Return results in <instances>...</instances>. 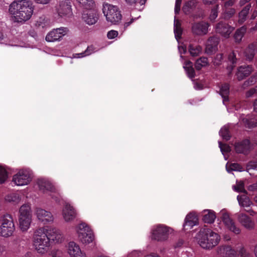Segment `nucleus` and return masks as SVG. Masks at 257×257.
Masks as SVG:
<instances>
[{
	"mask_svg": "<svg viewBox=\"0 0 257 257\" xmlns=\"http://www.w3.org/2000/svg\"><path fill=\"white\" fill-rule=\"evenodd\" d=\"M222 59V54H218L216 56L215 58H214L213 60V63L216 65H219L221 64Z\"/></svg>",
	"mask_w": 257,
	"mask_h": 257,
	"instance_id": "obj_57",
	"label": "nucleus"
},
{
	"mask_svg": "<svg viewBox=\"0 0 257 257\" xmlns=\"http://www.w3.org/2000/svg\"><path fill=\"white\" fill-rule=\"evenodd\" d=\"M33 11L32 3L28 0L15 1L11 4L9 9L11 20L22 24L31 18Z\"/></svg>",
	"mask_w": 257,
	"mask_h": 257,
	"instance_id": "obj_1",
	"label": "nucleus"
},
{
	"mask_svg": "<svg viewBox=\"0 0 257 257\" xmlns=\"http://www.w3.org/2000/svg\"><path fill=\"white\" fill-rule=\"evenodd\" d=\"M34 241H59L64 239L61 232L55 228L48 226L37 229L34 232Z\"/></svg>",
	"mask_w": 257,
	"mask_h": 257,
	"instance_id": "obj_2",
	"label": "nucleus"
},
{
	"mask_svg": "<svg viewBox=\"0 0 257 257\" xmlns=\"http://www.w3.org/2000/svg\"><path fill=\"white\" fill-rule=\"evenodd\" d=\"M118 35V33L115 30H110L107 32V37L108 39H112L117 37Z\"/></svg>",
	"mask_w": 257,
	"mask_h": 257,
	"instance_id": "obj_54",
	"label": "nucleus"
},
{
	"mask_svg": "<svg viewBox=\"0 0 257 257\" xmlns=\"http://www.w3.org/2000/svg\"><path fill=\"white\" fill-rule=\"evenodd\" d=\"M40 190L44 193L50 195L52 198L56 199L59 194L58 189L49 181L46 179H40L37 182Z\"/></svg>",
	"mask_w": 257,
	"mask_h": 257,
	"instance_id": "obj_8",
	"label": "nucleus"
},
{
	"mask_svg": "<svg viewBox=\"0 0 257 257\" xmlns=\"http://www.w3.org/2000/svg\"><path fill=\"white\" fill-rule=\"evenodd\" d=\"M198 224V215L195 212H191L188 213L186 216L183 224V229L184 230L188 229H191L193 226Z\"/></svg>",
	"mask_w": 257,
	"mask_h": 257,
	"instance_id": "obj_14",
	"label": "nucleus"
},
{
	"mask_svg": "<svg viewBox=\"0 0 257 257\" xmlns=\"http://www.w3.org/2000/svg\"><path fill=\"white\" fill-rule=\"evenodd\" d=\"M58 15L61 17H70L72 15V9L70 2L69 0H63L57 8Z\"/></svg>",
	"mask_w": 257,
	"mask_h": 257,
	"instance_id": "obj_15",
	"label": "nucleus"
},
{
	"mask_svg": "<svg viewBox=\"0 0 257 257\" xmlns=\"http://www.w3.org/2000/svg\"><path fill=\"white\" fill-rule=\"evenodd\" d=\"M251 8V5H246L239 13L238 15V23H243L246 19L247 16Z\"/></svg>",
	"mask_w": 257,
	"mask_h": 257,
	"instance_id": "obj_33",
	"label": "nucleus"
},
{
	"mask_svg": "<svg viewBox=\"0 0 257 257\" xmlns=\"http://www.w3.org/2000/svg\"><path fill=\"white\" fill-rule=\"evenodd\" d=\"M8 177V173L5 168L0 165V183H4L7 180Z\"/></svg>",
	"mask_w": 257,
	"mask_h": 257,
	"instance_id": "obj_46",
	"label": "nucleus"
},
{
	"mask_svg": "<svg viewBox=\"0 0 257 257\" xmlns=\"http://www.w3.org/2000/svg\"><path fill=\"white\" fill-rule=\"evenodd\" d=\"M217 252L223 257H238L236 251L229 246H220L217 248Z\"/></svg>",
	"mask_w": 257,
	"mask_h": 257,
	"instance_id": "obj_20",
	"label": "nucleus"
},
{
	"mask_svg": "<svg viewBox=\"0 0 257 257\" xmlns=\"http://www.w3.org/2000/svg\"><path fill=\"white\" fill-rule=\"evenodd\" d=\"M201 215L203 221L208 224L213 223L216 218L215 212L210 209H204L201 212Z\"/></svg>",
	"mask_w": 257,
	"mask_h": 257,
	"instance_id": "obj_21",
	"label": "nucleus"
},
{
	"mask_svg": "<svg viewBox=\"0 0 257 257\" xmlns=\"http://www.w3.org/2000/svg\"><path fill=\"white\" fill-rule=\"evenodd\" d=\"M257 82V73L253 76L250 77L247 80L245 81L243 85V89L246 88L247 87L252 85Z\"/></svg>",
	"mask_w": 257,
	"mask_h": 257,
	"instance_id": "obj_43",
	"label": "nucleus"
},
{
	"mask_svg": "<svg viewBox=\"0 0 257 257\" xmlns=\"http://www.w3.org/2000/svg\"><path fill=\"white\" fill-rule=\"evenodd\" d=\"M78 238L81 241H93L95 235L91 227L86 223L82 222L76 227Z\"/></svg>",
	"mask_w": 257,
	"mask_h": 257,
	"instance_id": "obj_6",
	"label": "nucleus"
},
{
	"mask_svg": "<svg viewBox=\"0 0 257 257\" xmlns=\"http://www.w3.org/2000/svg\"><path fill=\"white\" fill-rule=\"evenodd\" d=\"M52 257H61L62 252L59 250H53L51 252Z\"/></svg>",
	"mask_w": 257,
	"mask_h": 257,
	"instance_id": "obj_62",
	"label": "nucleus"
},
{
	"mask_svg": "<svg viewBox=\"0 0 257 257\" xmlns=\"http://www.w3.org/2000/svg\"><path fill=\"white\" fill-rule=\"evenodd\" d=\"M208 23L201 22L194 23L192 27V31L196 35H203L207 34L208 28Z\"/></svg>",
	"mask_w": 257,
	"mask_h": 257,
	"instance_id": "obj_17",
	"label": "nucleus"
},
{
	"mask_svg": "<svg viewBox=\"0 0 257 257\" xmlns=\"http://www.w3.org/2000/svg\"><path fill=\"white\" fill-rule=\"evenodd\" d=\"M196 6V3L194 1H191L185 3L183 7V11L186 14H189L191 10L194 9Z\"/></svg>",
	"mask_w": 257,
	"mask_h": 257,
	"instance_id": "obj_40",
	"label": "nucleus"
},
{
	"mask_svg": "<svg viewBox=\"0 0 257 257\" xmlns=\"http://www.w3.org/2000/svg\"><path fill=\"white\" fill-rule=\"evenodd\" d=\"M247 189L249 191H257V182L254 184L248 186Z\"/></svg>",
	"mask_w": 257,
	"mask_h": 257,
	"instance_id": "obj_64",
	"label": "nucleus"
},
{
	"mask_svg": "<svg viewBox=\"0 0 257 257\" xmlns=\"http://www.w3.org/2000/svg\"><path fill=\"white\" fill-rule=\"evenodd\" d=\"M233 189L237 192H242L247 194L244 188V183L242 181H237L235 185L232 186Z\"/></svg>",
	"mask_w": 257,
	"mask_h": 257,
	"instance_id": "obj_39",
	"label": "nucleus"
},
{
	"mask_svg": "<svg viewBox=\"0 0 257 257\" xmlns=\"http://www.w3.org/2000/svg\"><path fill=\"white\" fill-rule=\"evenodd\" d=\"M218 6H216L215 8L211 10V14L210 15L209 19L210 21H213L218 16Z\"/></svg>",
	"mask_w": 257,
	"mask_h": 257,
	"instance_id": "obj_52",
	"label": "nucleus"
},
{
	"mask_svg": "<svg viewBox=\"0 0 257 257\" xmlns=\"http://www.w3.org/2000/svg\"><path fill=\"white\" fill-rule=\"evenodd\" d=\"M183 68H184L188 76L192 79L195 76V71L193 68L192 63L190 61H186L183 64Z\"/></svg>",
	"mask_w": 257,
	"mask_h": 257,
	"instance_id": "obj_34",
	"label": "nucleus"
},
{
	"mask_svg": "<svg viewBox=\"0 0 257 257\" xmlns=\"http://www.w3.org/2000/svg\"><path fill=\"white\" fill-rule=\"evenodd\" d=\"M238 222L245 228L248 229H253L254 227V222L246 214L239 213L237 215Z\"/></svg>",
	"mask_w": 257,
	"mask_h": 257,
	"instance_id": "obj_18",
	"label": "nucleus"
},
{
	"mask_svg": "<svg viewBox=\"0 0 257 257\" xmlns=\"http://www.w3.org/2000/svg\"><path fill=\"white\" fill-rule=\"evenodd\" d=\"M238 252L241 257H249V253L246 251L243 247H241Z\"/></svg>",
	"mask_w": 257,
	"mask_h": 257,
	"instance_id": "obj_56",
	"label": "nucleus"
},
{
	"mask_svg": "<svg viewBox=\"0 0 257 257\" xmlns=\"http://www.w3.org/2000/svg\"><path fill=\"white\" fill-rule=\"evenodd\" d=\"M34 214L37 219L43 224L51 223L54 220L52 213L41 207H36L35 209Z\"/></svg>",
	"mask_w": 257,
	"mask_h": 257,
	"instance_id": "obj_10",
	"label": "nucleus"
},
{
	"mask_svg": "<svg viewBox=\"0 0 257 257\" xmlns=\"http://www.w3.org/2000/svg\"><path fill=\"white\" fill-rule=\"evenodd\" d=\"M67 252L70 257H87L85 253L81 251L79 246L75 242H69Z\"/></svg>",
	"mask_w": 257,
	"mask_h": 257,
	"instance_id": "obj_16",
	"label": "nucleus"
},
{
	"mask_svg": "<svg viewBox=\"0 0 257 257\" xmlns=\"http://www.w3.org/2000/svg\"><path fill=\"white\" fill-rule=\"evenodd\" d=\"M200 246L205 249H211L217 245L218 242H199Z\"/></svg>",
	"mask_w": 257,
	"mask_h": 257,
	"instance_id": "obj_45",
	"label": "nucleus"
},
{
	"mask_svg": "<svg viewBox=\"0 0 257 257\" xmlns=\"http://www.w3.org/2000/svg\"><path fill=\"white\" fill-rule=\"evenodd\" d=\"M62 215L65 221L70 222L75 218L77 212L73 206L68 203H66L62 210Z\"/></svg>",
	"mask_w": 257,
	"mask_h": 257,
	"instance_id": "obj_12",
	"label": "nucleus"
},
{
	"mask_svg": "<svg viewBox=\"0 0 257 257\" xmlns=\"http://www.w3.org/2000/svg\"><path fill=\"white\" fill-rule=\"evenodd\" d=\"M257 47L256 44H252L248 46L244 52L246 59L248 60H251L253 58L255 48Z\"/></svg>",
	"mask_w": 257,
	"mask_h": 257,
	"instance_id": "obj_36",
	"label": "nucleus"
},
{
	"mask_svg": "<svg viewBox=\"0 0 257 257\" xmlns=\"http://www.w3.org/2000/svg\"><path fill=\"white\" fill-rule=\"evenodd\" d=\"M67 32V30L66 28L54 29L47 35L46 40L50 42L60 41Z\"/></svg>",
	"mask_w": 257,
	"mask_h": 257,
	"instance_id": "obj_13",
	"label": "nucleus"
},
{
	"mask_svg": "<svg viewBox=\"0 0 257 257\" xmlns=\"http://www.w3.org/2000/svg\"><path fill=\"white\" fill-rule=\"evenodd\" d=\"M21 198L20 195L16 193H11L7 194L5 200L6 202L18 204L21 201Z\"/></svg>",
	"mask_w": 257,
	"mask_h": 257,
	"instance_id": "obj_31",
	"label": "nucleus"
},
{
	"mask_svg": "<svg viewBox=\"0 0 257 257\" xmlns=\"http://www.w3.org/2000/svg\"><path fill=\"white\" fill-rule=\"evenodd\" d=\"M219 147L220 149V151L222 152V154L223 155L225 159L227 160V158L225 157V153H227L230 151L231 149L230 147L226 144H222L220 142H218Z\"/></svg>",
	"mask_w": 257,
	"mask_h": 257,
	"instance_id": "obj_49",
	"label": "nucleus"
},
{
	"mask_svg": "<svg viewBox=\"0 0 257 257\" xmlns=\"http://www.w3.org/2000/svg\"><path fill=\"white\" fill-rule=\"evenodd\" d=\"M246 126L248 128H252L257 126V118H253L250 119L246 118L245 119Z\"/></svg>",
	"mask_w": 257,
	"mask_h": 257,
	"instance_id": "obj_50",
	"label": "nucleus"
},
{
	"mask_svg": "<svg viewBox=\"0 0 257 257\" xmlns=\"http://www.w3.org/2000/svg\"><path fill=\"white\" fill-rule=\"evenodd\" d=\"M182 0H176L175 13L178 14L180 11Z\"/></svg>",
	"mask_w": 257,
	"mask_h": 257,
	"instance_id": "obj_60",
	"label": "nucleus"
},
{
	"mask_svg": "<svg viewBox=\"0 0 257 257\" xmlns=\"http://www.w3.org/2000/svg\"><path fill=\"white\" fill-rule=\"evenodd\" d=\"M235 56L234 53H231L228 56V61L231 63L230 66L227 67V69L230 73L234 67V64L236 63Z\"/></svg>",
	"mask_w": 257,
	"mask_h": 257,
	"instance_id": "obj_48",
	"label": "nucleus"
},
{
	"mask_svg": "<svg viewBox=\"0 0 257 257\" xmlns=\"http://www.w3.org/2000/svg\"><path fill=\"white\" fill-rule=\"evenodd\" d=\"M219 135L223 139L226 141L228 140L230 136L228 130V127L226 125L222 127L219 132Z\"/></svg>",
	"mask_w": 257,
	"mask_h": 257,
	"instance_id": "obj_47",
	"label": "nucleus"
},
{
	"mask_svg": "<svg viewBox=\"0 0 257 257\" xmlns=\"http://www.w3.org/2000/svg\"><path fill=\"white\" fill-rule=\"evenodd\" d=\"M18 219L20 229L22 231H27L31 226L32 217H18Z\"/></svg>",
	"mask_w": 257,
	"mask_h": 257,
	"instance_id": "obj_28",
	"label": "nucleus"
},
{
	"mask_svg": "<svg viewBox=\"0 0 257 257\" xmlns=\"http://www.w3.org/2000/svg\"><path fill=\"white\" fill-rule=\"evenodd\" d=\"M32 180V172L28 169L20 170L15 174L12 182L17 186H23L28 185Z\"/></svg>",
	"mask_w": 257,
	"mask_h": 257,
	"instance_id": "obj_7",
	"label": "nucleus"
},
{
	"mask_svg": "<svg viewBox=\"0 0 257 257\" xmlns=\"http://www.w3.org/2000/svg\"><path fill=\"white\" fill-rule=\"evenodd\" d=\"M235 1L234 0H229L227 2H225L224 6V9H226L228 8L229 7L233 6Z\"/></svg>",
	"mask_w": 257,
	"mask_h": 257,
	"instance_id": "obj_63",
	"label": "nucleus"
},
{
	"mask_svg": "<svg viewBox=\"0 0 257 257\" xmlns=\"http://www.w3.org/2000/svg\"><path fill=\"white\" fill-rule=\"evenodd\" d=\"M216 31L225 38H228L234 28L224 23L220 22L215 27Z\"/></svg>",
	"mask_w": 257,
	"mask_h": 257,
	"instance_id": "obj_19",
	"label": "nucleus"
},
{
	"mask_svg": "<svg viewBox=\"0 0 257 257\" xmlns=\"http://www.w3.org/2000/svg\"><path fill=\"white\" fill-rule=\"evenodd\" d=\"M0 43L2 44H5L6 45L14 46L13 44L8 42L7 38L3 37V35L2 32H0Z\"/></svg>",
	"mask_w": 257,
	"mask_h": 257,
	"instance_id": "obj_58",
	"label": "nucleus"
},
{
	"mask_svg": "<svg viewBox=\"0 0 257 257\" xmlns=\"http://www.w3.org/2000/svg\"><path fill=\"white\" fill-rule=\"evenodd\" d=\"M195 238L202 241H219V235L210 229L204 226L200 229Z\"/></svg>",
	"mask_w": 257,
	"mask_h": 257,
	"instance_id": "obj_9",
	"label": "nucleus"
},
{
	"mask_svg": "<svg viewBox=\"0 0 257 257\" xmlns=\"http://www.w3.org/2000/svg\"><path fill=\"white\" fill-rule=\"evenodd\" d=\"M95 51L96 50H95L94 47L90 46L87 47V49L85 52L73 55V57L75 58H82L83 57L89 55Z\"/></svg>",
	"mask_w": 257,
	"mask_h": 257,
	"instance_id": "obj_38",
	"label": "nucleus"
},
{
	"mask_svg": "<svg viewBox=\"0 0 257 257\" xmlns=\"http://www.w3.org/2000/svg\"><path fill=\"white\" fill-rule=\"evenodd\" d=\"M33 245L38 253L43 254L50 249L51 244L50 242H34Z\"/></svg>",
	"mask_w": 257,
	"mask_h": 257,
	"instance_id": "obj_26",
	"label": "nucleus"
},
{
	"mask_svg": "<svg viewBox=\"0 0 257 257\" xmlns=\"http://www.w3.org/2000/svg\"><path fill=\"white\" fill-rule=\"evenodd\" d=\"M18 217H32L31 204L25 203L20 207Z\"/></svg>",
	"mask_w": 257,
	"mask_h": 257,
	"instance_id": "obj_24",
	"label": "nucleus"
},
{
	"mask_svg": "<svg viewBox=\"0 0 257 257\" xmlns=\"http://www.w3.org/2000/svg\"><path fill=\"white\" fill-rule=\"evenodd\" d=\"M219 42L218 39L216 37L209 38L206 45L205 52L208 54H211L217 50V45Z\"/></svg>",
	"mask_w": 257,
	"mask_h": 257,
	"instance_id": "obj_22",
	"label": "nucleus"
},
{
	"mask_svg": "<svg viewBox=\"0 0 257 257\" xmlns=\"http://www.w3.org/2000/svg\"><path fill=\"white\" fill-rule=\"evenodd\" d=\"M221 219L225 226L230 231L235 234H238L240 232V229L237 227L233 220L230 217L228 213L225 209L220 211Z\"/></svg>",
	"mask_w": 257,
	"mask_h": 257,
	"instance_id": "obj_11",
	"label": "nucleus"
},
{
	"mask_svg": "<svg viewBox=\"0 0 257 257\" xmlns=\"http://www.w3.org/2000/svg\"><path fill=\"white\" fill-rule=\"evenodd\" d=\"M237 199L239 206L242 207H248L253 204L249 198L245 193L243 195H238Z\"/></svg>",
	"mask_w": 257,
	"mask_h": 257,
	"instance_id": "obj_29",
	"label": "nucleus"
},
{
	"mask_svg": "<svg viewBox=\"0 0 257 257\" xmlns=\"http://www.w3.org/2000/svg\"><path fill=\"white\" fill-rule=\"evenodd\" d=\"M182 0H176L175 13L178 14L180 11Z\"/></svg>",
	"mask_w": 257,
	"mask_h": 257,
	"instance_id": "obj_59",
	"label": "nucleus"
},
{
	"mask_svg": "<svg viewBox=\"0 0 257 257\" xmlns=\"http://www.w3.org/2000/svg\"><path fill=\"white\" fill-rule=\"evenodd\" d=\"M257 93V86L247 91L246 93V96L247 97H251L253 94Z\"/></svg>",
	"mask_w": 257,
	"mask_h": 257,
	"instance_id": "obj_55",
	"label": "nucleus"
},
{
	"mask_svg": "<svg viewBox=\"0 0 257 257\" xmlns=\"http://www.w3.org/2000/svg\"><path fill=\"white\" fill-rule=\"evenodd\" d=\"M83 20L89 25H92L96 23L98 20V15L94 11L89 12L82 15Z\"/></svg>",
	"mask_w": 257,
	"mask_h": 257,
	"instance_id": "obj_25",
	"label": "nucleus"
},
{
	"mask_svg": "<svg viewBox=\"0 0 257 257\" xmlns=\"http://www.w3.org/2000/svg\"><path fill=\"white\" fill-rule=\"evenodd\" d=\"M174 32L176 39L178 41L181 38L182 33V29L181 27V23L176 17L174 18Z\"/></svg>",
	"mask_w": 257,
	"mask_h": 257,
	"instance_id": "obj_32",
	"label": "nucleus"
},
{
	"mask_svg": "<svg viewBox=\"0 0 257 257\" xmlns=\"http://www.w3.org/2000/svg\"><path fill=\"white\" fill-rule=\"evenodd\" d=\"M202 49L199 46H189V51L191 56L194 57L198 56L201 52Z\"/></svg>",
	"mask_w": 257,
	"mask_h": 257,
	"instance_id": "obj_42",
	"label": "nucleus"
},
{
	"mask_svg": "<svg viewBox=\"0 0 257 257\" xmlns=\"http://www.w3.org/2000/svg\"><path fill=\"white\" fill-rule=\"evenodd\" d=\"M235 10L233 8H227L224 9V17L225 19H228L232 17L235 13Z\"/></svg>",
	"mask_w": 257,
	"mask_h": 257,
	"instance_id": "obj_51",
	"label": "nucleus"
},
{
	"mask_svg": "<svg viewBox=\"0 0 257 257\" xmlns=\"http://www.w3.org/2000/svg\"><path fill=\"white\" fill-rule=\"evenodd\" d=\"M250 145L248 140H245L241 142L238 143L235 145V149L238 153L244 154H247L250 149Z\"/></svg>",
	"mask_w": 257,
	"mask_h": 257,
	"instance_id": "obj_23",
	"label": "nucleus"
},
{
	"mask_svg": "<svg viewBox=\"0 0 257 257\" xmlns=\"http://www.w3.org/2000/svg\"><path fill=\"white\" fill-rule=\"evenodd\" d=\"M245 32L246 28L244 27H242L240 29H238L236 31L234 36L235 40L237 42H240Z\"/></svg>",
	"mask_w": 257,
	"mask_h": 257,
	"instance_id": "obj_41",
	"label": "nucleus"
},
{
	"mask_svg": "<svg viewBox=\"0 0 257 257\" xmlns=\"http://www.w3.org/2000/svg\"><path fill=\"white\" fill-rule=\"evenodd\" d=\"M208 64L207 59L205 57H201L198 59L195 63V67L197 69H200L202 67H204Z\"/></svg>",
	"mask_w": 257,
	"mask_h": 257,
	"instance_id": "obj_44",
	"label": "nucleus"
},
{
	"mask_svg": "<svg viewBox=\"0 0 257 257\" xmlns=\"http://www.w3.org/2000/svg\"><path fill=\"white\" fill-rule=\"evenodd\" d=\"M15 230V226L11 215L7 214L2 219L0 234L5 237L11 236Z\"/></svg>",
	"mask_w": 257,
	"mask_h": 257,
	"instance_id": "obj_5",
	"label": "nucleus"
},
{
	"mask_svg": "<svg viewBox=\"0 0 257 257\" xmlns=\"http://www.w3.org/2000/svg\"><path fill=\"white\" fill-rule=\"evenodd\" d=\"M177 232L172 227L164 224H157L152 226L150 237L152 240H162L173 239Z\"/></svg>",
	"mask_w": 257,
	"mask_h": 257,
	"instance_id": "obj_3",
	"label": "nucleus"
},
{
	"mask_svg": "<svg viewBox=\"0 0 257 257\" xmlns=\"http://www.w3.org/2000/svg\"><path fill=\"white\" fill-rule=\"evenodd\" d=\"M252 68L249 66H240L236 73L237 79L239 80L243 79L245 77L249 75L252 71Z\"/></svg>",
	"mask_w": 257,
	"mask_h": 257,
	"instance_id": "obj_27",
	"label": "nucleus"
},
{
	"mask_svg": "<svg viewBox=\"0 0 257 257\" xmlns=\"http://www.w3.org/2000/svg\"><path fill=\"white\" fill-rule=\"evenodd\" d=\"M247 171L253 169L257 171V161H250L246 166Z\"/></svg>",
	"mask_w": 257,
	"mask_h": 257,
	"instance_id": "obj_53",
	"label": "nucleus"
},
{
	"mask_svg": "<svg viewBox=\"0 0 257 257\" xmlns=\"http://www.w3.org/2000/svg\"><path fill=\"white\" fill-rule=\"evenodd\" d=\"M226 169L229 173L232 171L239 172L243 171V169L242 166L237 163H232L230 164L227 163L226 165Z\"/></svg>",
	"mask_w": 257,
	"mask_h": 257,
	"instance_id": "obj_37",
	"label": "nucleus"
},
{
	"mask_svg": "<svg viewBox=\"0 0 257 257\" xmlns=\"http://www.w3.org/2000/svg\"><path fill=\"white\" fill-rule=\"evenodd\" d=\"M102 12L107 22L111 25H117L121 20V15L117 6L105 3Z\"/></svg>",
	"mask_w": 257,
	"mask_h": 257,
	"instance_id": "obj_4",
	"label": "nucleus"
},
{
	"mask_svg": "<svg viewBox=\"0 0 257 257\" xmlns=\"http://www.w3.org/2000/svg\"><path fill=\"white\" fill-rule=\"evenodd\" d=\"M220 94L223 98V103L226 105L225 101L228 100V95L229 93V86L228 84L222 85L220 88Z\"/></svg>",
	"mask_w": 257,
	"mask_h": 257,
	"instance_id": "obj_35",
	"label": "nucleus"
},
{
	"mask_svg": "<svg viewBox=\"0 0 257 257\" xmlns=\"http://www.w3.org/2000/svg\"><path fill=\"white\" fill-rule=\"evenodd\" d=\"M76 2L80 7L86 10H92L95 6L94 0H76Z\"/></svg>",
	"mask_w": 257,
	"mask_h": 257,
	"instance_id": "obj_30",
	"label": "nucleus"
},
{
	"mask_svg": "<svg viewBox=\"0 0 257 257\" xmlns=\"http://www.w3.org/2000/svg\"><path fill=\"white\" fill-rule=\"evenodd\" d=\"M178 50L181 55L185 53L187 50L186 46L184 45H179L178 46ZM182 58V56L181 55V58Z\"/></svg>",
	"mask_w": 257,
	"mask_h": 257,
	"instance_id": "obj_61",
	"label": "nucleus"
}]
</instances>
